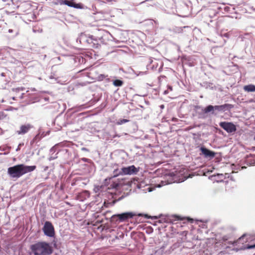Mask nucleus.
<instances>
[{
    "label": "nucleus",
    "mask_w": 255,
    "mask_h": 255,
    "mask_svg": "<svg viewBox=\"0 0 255 255\" xmlns=\"http://www.w3.org/2000/svg\"><path fill=\"white\" fill-rule=\"evenodd\" d=\"M89 37H90L91 39H95L94 38V36H93V35H91V36H90Z\"/></svg>",
    "instance_id": "obj_21"
},
{
    "label": "nucleus",
    "mask_w": 255,
    "mask_h": 255,
    "mask_svg": "<svg viewBox=\"0 0 255 255\" xmlns=\"http://www.w3.org/2000/svg\"><path fill=\"white\" fill-rule=\"evenodd\" d=\"M52 3L55 5L65 4L78 9H82L83 8V5L82 3H76L74 0H56V1H53Z\"/></svg>",
    "instance_id": "obj_3"
},
{
    "label": "nucleus",
    "mask_w": 255,
    "mask_h": 255,
    "mask_svg": "<svg viewBox=\"0 0 255 255\" xmlns=\"http://www.w3.org/2000/svg\"><path fill=\"white\" fill-rule=\"evenodd\" d=\"M168 93V91L167 90H165V91H164V92H163V94H164V95H166V94H167Z\"/></svg>",
    "instance_id": "obj_18"
},
{
    "label": "nucleus",
    "mask_w": 255,
    "mask_h": 255,
    "mask_svg": "<svg viewBox=\"0 0 255 255\" xmlns=\"http://www.w3.org/2000/svg\"><path fill=\"white\" fill-rule=\"evenodd\" d=\"M102 38H103V37H98V38L99 40H101V39H102Z\"/></svg>",
    "instance_id": "obj_22"
},
{
    "label": "nucleus",
    "mask_w": 255,
    "mask_h": 255,
    "mask_svg": "<svg viewBox=\"0 0 255 255\" xmlns=\"http://www.w3.org/2000/svg\"><path fill=\"white\" fill-rule=\"evenodd\" d=\"M43 231L44 234L49 237H53L55 236L54 228L52 223L49 221H46L44 223Z\"/></svg>",
    "instance_id": "obj_4"
},
{
    "label": "nucleus",
    "mask_w": 255,
    "mask_h": 255,
    "mask_svg": "<svg viewBox=\"0 0 255 255\" xmlns=\"http://www.w3.org/2000/svg\"><path fill=\"white\" fill-rule=\"evenodd\" d=\"M138 171V169L134 165H131L128 167L122 168L121 171H120L118 174L131 175L136 174Z\"/></svg>",
    "instance_id": "obj_5"
},
{
    "label": "nucleus",
    "mask_w": 255,
    "mask_h": 255,
    "mask_svg": "<svg viewBox=\"0 0 255 255\" xmlns=\"http://www.w3.org/2000/svg\"><path fill=\"white\" fill-rule=\"evenodd\" d=\"M227 35H228L227 33H226V34H225V36H227Z\"/></svg>",
    "instance_id": "obj_25"
},
{
    "label": "nucleus",
    "mask_w": 255,
    "mask_h": 255,
    "mask_svg": "<svg viewBox=\"0 0 255 255\" xmlns=\"http://www.w3.org/2000/svg\"><path fill=\"white\" fill-rule=\"evenodd\" d=\"M244 89L247 92H255V86L254 85L245 86Z\"/></svg>",
    "instance_id": "obj_13"
},
{
    "label": "nucleus",
    "mask_w": 255,
    "mask_h": 255,
    "mask_svg": "<svg viewBox=\"0 0 255 255\" xmlns=\"http://www.w3.org/2000/svg\"><path fill=\"white\" fill-rule=\"evenodd\" d=\"M214 106L212 105H209L206 107L203 110V112L205 114L212 112V114H214Z\"/></svg>",
    "instance_id": "obj_12"
},
{
    "label": "nucleus",
    "mask_w": 255,
    "mask_h": 255,
    "mask_svg": "<svg viewBox=\"0 0 255 255\" xmlns=\"http://www.w3.org/2000/svg\"><path fill=\"white\" fill-rule=\"evenodd\" d=\"M255 248V244L253 245H247L246 247L244 248V249H252Z\"/></svg>",
    "instance_id": "obj_16"
},
{
    "label": "nucleus",
    "mask_w": 255,
    "mask_h": 255,
    "mask_svg": "<svg viewBox=\"0 0 255 255\" xmlns=\"http://www.w3.org/2000/svg\"><path fill=\"white\" fill-rule=\"evenodd\" d=\"M108 1H112L113 0H107Z\"/></svg>",
    "instance_id": "obj_24"
},
{
    "label": "nucleus",
    "mask_w": 255,
    "mask_h": 255,
    "mask_svg": "<svg viewBox=\"0 0 255 255\" xmlns=\"http://www.w3.org/2000/svg\"><path fill=\"white\" fill-rule=\"evenodd\" d=\"M134 215L131 212H127L114 215L113 218L118 217L120 221L123 222L127 220L128 219L132 218Z\"/></svg>",
    "instance_id": "obj_7"
},
{
    "label": "nucleus",
    "mask_w": 255,
    "mask_h": 255,
    "mask_svg": "<svg viewBox=\"0 0 255 255\" xmlns=\"http://www.w3.org/2000/svg\"><path fill=\"white\" fill-rule=\"evenodd\" d=\"M220 126L229 133L235 132L236 130V126L232 123L221 122Z\"/></svg>",
    "instance_id": "obj_6"
},
{
    "label": "nucleus",
    "mask_w": 255,
    "mask_h": 255,
    "mask_svg": "<svg viewBox=\"0 0 255 255\" xmlns=\"http://www.w3.org/2000/svg\"><path fill=\"white\" fill-rule=\"evenodd\" d=\"M35 165L28 166L20 164L10 167L7 169V174L12 178L17 179L24 174L31 172L36 169Z\"/></svg>",
    "instance_id": "obj_1"
},
{
    "label": "nucleus",
    "mask_w": 255,
    "mask_h": 255,
    "mask_svg": "<svg viewBox=\"0 0 255 255\" xmlns=\"http://www.w3.org/2000/svg\"><path fill=\"white\" fill-rule=\"evenodd\" d=\"M100 77H102V79L103 80V79L105 78L106 77H107V76H105L104 75H101L100 76Z\"/></svg>",
    "instance_id": "obj_17"
},
{
    "label": "nucleus",
    "mask_w": 255,
    "mask_h": 255,
    "mask_svg": "<svg viewBox=\"0 0 255 255\" xmlns=\"http://www.w3.org/2000/svg\"><path fill=\"white\" fill-rule=\"evenodd\" d=\"M30 250L34 255H50L53 252L52 247L46 242H38L32 245Z\"/></svg>",
    "instance_id": "obj_2"
},
{
    "label": "nucleus",
    "mask_w": 255,
    "mask_h": 255,
    "mask_svg": "<svg viewBox=\"0 0 255 255\" xmlns=\"http://www.w3.org/2000/svg\"><path fill=\"white\" fill-rule=\"evenodd\" d=\"M113 84L115 86L120 87L123 85V82L120 80H115L114 81Z\"/></svg>",
    "instance_id": "obj_14"
},
{
    "label": "nucleus",
    "mask_w": 255,
    "mask_h": 255,
    "mask_svg": "<svg viewBox=\"0 0 255 255\" xmlns=\"http://www.w3.org/2000/svg\"><path fill=\"white\" fill-rule=\"evenodd\" d=\"M32 128H33V126L29 124L23 125L20 127L19 130L16 131V133L18 134H24Z\"/></svg>",
    "instance_id": "obj_8"
},
{
    "label": "nucleus",
    "mask_w": 255,
    "mask_h": 255,
    "mask_svg": "<svg viewBox=\"0 0 255 255\" xmlns=\"http://www.w3.org/2000/svg\"><path fill=\"white\" fill-rule=\"evenodd\" d=\"M48 169V166H45L44 168V171H46Z\"/></svg>",
    "instance_id": "obj_20"
},
{
    "label": "nucleus",
    "mask_w": 255,
    "mask_h": 255,
    "mask_svg": "<svg viewBox=\"0 0 255 255\" xmlns=\"http://www.w3.org/2000/svg\"><path fill=\"white\" fill-rule=\"evenodd\" d=\"M2 0V1L5 2V1H7V0Z\"/></svg>",
    "instance_id": "obj_23"
},
{
    "label": "nucleus",
    "mask_w": 255,
    "mask_h": 255,
    "mask_svg": "<svg viewBox=\"0 0 255 255\" xmlns=\"http://www.w3.org/2000/svg\"><path fill=\"white\" fill-rule=\"evenodd\" d=\"M200 150L201 151L202 154L206 158L209 157L210 158H213L216 155V153L215 152L210 150L204 147H201L200 148Z\"/></svg>",
    "instance_id": "obj_9"
},
{
    "label": "nucleus",
    "mask_w": 255,
    "mask_h": 255,
    "mask_svg": "<svg viewBox=\"0 0 255 255\" xmlns=\"http://www.w3.org/2000/svg\"><path fill=\"white\" fill-rule=\"evenodd\" d=\"M233 107L232 105L225 104L224 105L220 106H214V110L218 111H225L226 110L231 109Z\"/></svg>",
    "instance_id": "obj_10"
},
{
    "label": "nucleus",
    "mask_w": 255,
    "mask_h": 255,
    "mask_svg": "<svg viewBox=\"0 0 255 255\" xmlns=\"http://www.w3.org/2000/svg\"><path fill=\"white\" fill-rule=\"evenodd\" d=\"M128 121H129V120H127V119H122V120H120V121L118 123V124L121 125V124L127 123Z\"/></svg>",
    "instance_id": "obj_15"
},
{
    "label": "nucleus",
    "mask_w": 255,
    "mask_h": 255,
    "mask_svg": "<svg viewBox=\"0 0 255 255\" xmlns=\"http://www.w3.org/2000/svg\"><path fill=\"white\" fill-rule=\"evenodd\" d=\"M168 89H169L170 91L172 90V87L171 86H168Z\"/></svg>",
    "instance_id": "obj_19"
},
{
    "label": "nucleus",
    "mask_w": 255,
    "mask_h": 255,
    "mask_svg": "<svg viewBox=\"0 0 255 255\" xmlns=\"http://www.w3.org/2000/svg\"><path fill=\"white\" fill-rule=\"evenodd\" d=\"M90 196V193L88 191H84L79 193L77 197V199L80 201H83Z\"/></svg>",
    "instance_id": "obj_11"
}]
</instances>
